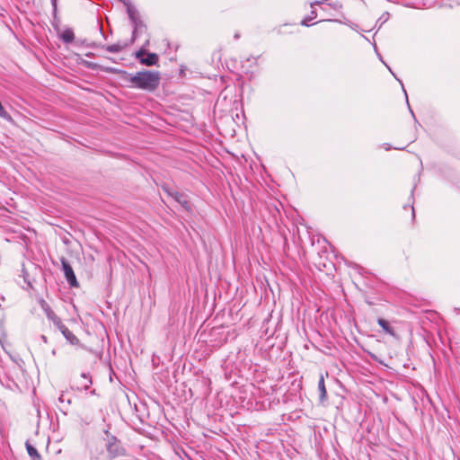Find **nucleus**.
Here are the masks:
<instances>
[{"label":"nucleus","instance_id":"a211bd4d","mask_svg":"<svg viewBox=\"0 0 460 460\" xmlns=\"http://www.w3.org/2000/svg\"><path fill=\"white\" fill-rule=\"evenodd\" d=\"M55 326L64 334L65 330H68V328L63 324L61 319L59 320V323H56Z\"/></svg>","mask_w":460,"mask_h":460},{"label":"nucleus","instance_id":"1a4fd4ad","mask_svg":"<svg viewBox=\"0 0 460 460\" xmlns=\"http://www.w3.org/2000/svg\"><path fill=\"white\" fill-rule=\"evenodd\" d=\"M128 46V43L126 41H118L112 45L102 46V49L111 53H119L122 51L124 49H126Z\"/></svg>","mask_w":460,"mask_h":460},{"label":"nucleus","instance_id":"f257e3e1","mask_svg":"<svg viewBox=\"0 0 460 460\" xmlns=\"http://www.w3.org/2000/svg\"><path fill=\"white\" fill-rule=\"evenodd\" d=\"M123 78L130 84V87L141 89L147 92L155 91L161 81L159 71L142 70L135 75L121 71Z\"/></svg>","mask_w":460,"mask_h":460},{"label":"nucleus","instance_id":"2eb2a0df","mask_svg":"<svg viewBox=\"0 0 460 460\" xmlns=\"http://www.w3.org/2000/svg\"><path fill=\"white\" fill-rule=\"evenodd\" d=\"M26 449L28 455L31 457L32 460H41L40 455L38 453L37 449L29 443H26Z\"/></svg>","mask_w":460,"mask_h":460},{"label":"nucleus","instance_id":"f03ea898","mask_svg":"<svg viewBox=\"0 0 460 460\" xmlns=\"http://www.w3.org/2000/svg\"><path fill=\"white\" fill-rule=\"evenodd\" d=\"M106 450L111 458H115L125 454V450L119 441L113 436L109 438L106 444Z\"/></svg>","mask_w":460,"mask_h":460},{"label":"nucleus","instance_id":"bb28decb","mask_svg":"<svg viewBox=\"0 0 460 460\" xmlns=\"http://www.w3.org/2000/svg\"><path fill=\"white\" fill-rule=\"evenodd\" d=\"M240 35L238 33L234 34V39H239Z\"/></svg>","mask_w":460,"mask_h":460},{"label":"nucleus","instance_id":"c85d7f7f","mask_svg":"<svg viewBox=\"0 0 460 460\" xmlns=\"http://www.w3.org/2000/svg\"><path fill=\"white\" fill-rule=\"evenodd\" d=\"M385 149H386V150H389V149H390V146H386Z\"/></svg>","mask_w":460,"mask_h":460},{"label":"nucleus","instance_id":"aec40b11","mask_svg":"<svg viewBox=\"0 0 460 460\" xmlns=\"http://www.w3.org/2000/svg\"><path fill=\"white\" fill-rule=\"evenodd\" d=\"M59 402L61 403L63 402H66L68 405L71 403V400L66 398V395L64 394H62L59 398H58Z\"/></svg>","mask_w":460,"mask_h":460},{"label":"nucleus","instance_id":"5701e85b","mask_svg":"<svg viewBox=\"0 0 460 460\" xmlns=\"http://www.w3.org/2000/svg\"><path fill=\"white\" fill-rule=\"evenodd\" d=\"M320 4L319 1H315L314 3H311L310 5H311V7H314L315 4Z\"/></svg>","mask_w":460,"mask_h":460},{"label":"nucleus","instance_id":"393cba45","mask_svg":"<svg viewBox=\"0 0 460 460\" xmlns=\"http://www.w3.org/2000/svg\"><path fill=\"white\" fill-rule=\"evenodd\" d=\"M411 210H412V217L414 218L415 217V211H414L413 206H411Z\"/></svg>","mask_w":460,"mask_h":460},{"label":"nucleus","instance_id":"6ab92c4d","mask_svg":"<svg viewBox=\"0 0 460 460\" xmlns=\"http://www.w3.org/2000/svg\"><path fill=\"white\" fill-rule=\"evenodd\" d=\"M327 5L334 10H340L342 7V4L340 2H332L328 4Z\"/></svg>","mask_w":460,"mask_h":460},{"label":"nucleus","instance_id":"39448f33","mask_svg":"<svg viewBox=\"0 0 460 460\" xmlns=\"http://www.w3.org/2000/svg\"><path fill=\"white\" fill-rule=\"evenodd\" d=\"M167 194L172 197L176 202L181 205V207L186 209L187 211H190L191 209L190 202L188 200V198L183 193H180L176 190H165Z\"/></svg>","mask_w":460,"mask_h":460},{"label":"nucleus","instance_id":"f8f14e48","mask_svg":"<svg viewBox=\"0 0 460 460\" xmlns=\"http://www.w3.org/2000/svg\"><path fill=\"white\" fill-rule=\"evenodd\" d=\"M124 4L127 6V13L130 21L139 17L137 10L129 2H124Z\"/></svg>","mask_w":460,"mask_h":460},{"label":"nucleus","instance_id":"cd10ccee","mask_svg":"<svg viewBox=\"0 0 460 460\" xmlns=\"http://www.w3.org/2000/svg\"><path fill=\"white\" fill-rule=\"evenodd\" d=\"M410 111H411V115L414 117L413 111H411V109H410Z\"/></svg>","mask_w":460,"mask_h":460},{"label":"nucleus","instance_id":"20e7f679","mask_svg":"<svg viewBox=\"0 0 460 460\" xmlns=\"http://www.w3.org/2000/svg\"><path fill=\"white\" fill-rule=\"evenodd\" d=\"M146 54V50L141 49L136 53V58L139 59V62L142 65L146 66H155L157 64L159 58L158 56L155 53H147L146 57L145 58L144 55Z\"/></svg>","mask_w":460,"mask_h":460},{"label":"nucleus","instance_id":"9d476101","mask_svg":"<svg viewBox=\"0 0 460 460\" xmlns=\"http://www.w3.org/2000/svg\"><path fill=\"white\" fill-rule=\"evenodd\" d=\"M60 39L65 43H71L72 41H74L75 40V33H74L73 30L71 28L65 29L60 34Z\"/></svg>","mask_w":460,"mask_h":460},{"label":"nucleus","instance_id":"4468645a","mask_svg":"<svg viewBox=\"0 0 460 460\" xmlns=\"http://www.w3.org/2000/svg\"><path fill=\"white\" fill-rule=\"evenodd\" d=\"M377 323L386 333L393 336L394 335L393 328L390 326L389 323L386 320L383 318H378Z\"/></svg>","mask_w":460,"mask_h":460},{"label":"nucleus","instance_id":"6e6552de","mask_svg":"<svg viewBox=\"0 0 460 460\" xmlns=\"http://www.w3.org/2000/svg\"><path fill=\"white\" fill-rule=\"evenodd\" d=\"M40 306L42 310L45 312L47 318L51 321L54 325L56 323H59L60 318L54 313V311L50 308L49 304L45 300L40 301Z\"/></svg>","mask_w":460,"mask_h":460},{"label":"nucleus","instance_id":"b1692460","mask_svg":"<svg viewBox=\"0 0 460 460\" xmlns=\"http://www.w3.org/2000/svg\"><path fill=\"white\" fill-rule=\"evenodd\" d=\"M402 89H403V92L405 93L406 101H408V94L406 93V91H405V89L403 87H402ZM407 103L409 104V102H407Z\"/></svg>","mask_w":460,"mask_h":460},{"label":"nucleus","instance_id":"4be33fe9","mask_svg":"<svg viewBox=\"0 0 460 460\" xmlns=\"http://www.w3.org/2000/svg\"><path fill=\"white\" fill-rule=\"evenodd\" d=\"M24 281L27 283L29 288H31V284L29 280H27L26 277L24 276Z\"/></svg>","mask_w":460,"mask_h":460},{"label":"nucleus","instance_id":"9b49d317","mask_svg":"<svg viewBox=\"0 0 460 460\" xmlns=\"http://www.w3.org/2000/svg\"><path fill=\"white\" fill-rule=\"evenodd\" d=\"M318 390L320 393V395H319L320 400H321V402H323L326 399V396H327V391H326V387H325V384H324V377L323 375H321L319 382H318Z\"/></svg>","mask_w":460,"mask_h":460},{"label":"nucleus","instance_id":"423d86ee","mask_svg":"<svg viewBox=\"0 0 460 460\" xmlns=\"http://www.w3.org/2000/svg\"><path fill=\"white\" fill-rule=\"evenodd\" d=\"M92 384L93 382L91 376L89 374L83 373L80 376V377L75 381V386L76 390L83 391L87 390Z\"/></svg>","mask_w":460,"mask_h":460},{"label":"nucleus","instance_id":"a878e982","mask_svg":"<svg viewBox=\"0 0 460 460\" xmlns=\"http://www.w3.org/2000/svg\"><path fill=\"white\" fill-rule=\"evenodd\" d=\"M97 27H98V29H99L100 33H102V26H100V25L97 23Z\"/></svg>","mask_w":460,"mask_h":460},{"label":"nucleus","instance_id":"ddd939ff","mask_svg":"<svg viewBox=\"0 0 460 460\" xmlns=\"http://www.w3.org/2000/svg\"><path fill=\"white\" fill-rule=\"evenodd\" d=\"M63 336L72 345H79V339L69 330H65Z\"/></svg>","mask_w":460,"mask_h":460},{"label":"nucleus","instance_id":"412c9836","mask_svg":"<svg viewBox=\"0 0 460 460\" xmlns=\"http://www.w3.org/2000/svg\"><path fill=\"white\" fill-rule=\"evenodd\" d=\"M51 4H52V7H53V16H54V18H56L57 12H58L57 0H51Z\"/></svg>","mask_w":460,"mask_h":460},{"label":"nucleus","instance_id":"f3484780","mask_svg":"<svg viewBox=\"0 0 460 460\" xmlns=\"http://www.w3.org/2000/svg\"><path fill=\"white\" fill-rule=\"evenodd\" d=\"M76 45L86 46L88 48H95L97 45L94 42H89L87 40L77 39L75 40Z\"/></svg>","mask_w":460,"mask_h":460},{"label":"nucleus","instance_id":"7ed1b4c3","mask_svg":"<svg viewBox=\"0 0 460 460\" xmlns=\"http://www.w3.org/2000/svg\"><path fill=\"white\" fill-rule=\"evenodd\" d=\"M61 265H62V270H63V272H64L66 281L69 283V285L71 287H77L78 282L76 280L75 272H74L71 265L68 263V261L65 258L61 259Z\"/></svg>","mask_w":460,"mask_h":460},{"label":"nucleus","instance_id":"0eeeda50","mask_svg":"<svg viewBox=\"0 0 460 460\" xmlns=\"http://www.w3.org/2000/svg\"><path fill=\"white\" fill-rule=\"evenodd\" d=\"M130 22L133 25V33H132V38H131L130 43H133L135 41L136 38L137 37V35L142 33L143 31H145L146 27L144 24V22H142V20L140 19V17H137V18H136V20H132Z\"/></svg>","mask_w":460,"mask_h":460},{"label":"nucleus","instance_id":"dca6fc26","mask_svg":"<svg viewBox=\"0 0 460 460\" xmlns=\"http://www.w3.org/2000/svg\"><path fill=\"white\" fill-rule=\"evenodd\" d=\"M317 17L316 11L312 10L309 16L305 17L304 20H302L301 24L304 26H309V22L315 19Z\"/></svg>","mask_w":460,"mask_h":460}]
</instances>
